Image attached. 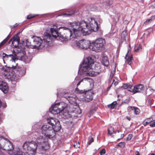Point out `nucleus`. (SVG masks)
Instances as JSON below:
<instances>
[{"label":"nucleus","mask_w":155,"mask_h":155,"mask_svg":"<svg viewBox=\"0 0 155 155\" xmlns=\"http://www.w3.org/2000/svg\"><path fill=\"white\" fill-rule=\"evenodd\" d=\"M39 128L40 126L37 124L32 126L31 135L33 140L26 141L22 146L23 148H27V150L30 148L33 154L35 153L37 147L43 150H46L49 148L47 138L53 139L55 138V133L52 127L44 125L38 129Z\"/></svg>","instance_id":"f257e3e1"},{"label":"nucleus","mask_w":155,"mask_h":155,"mask_svg":"<svg viewBox=\"0 0 155 155\" xmlns=\"http://www.w3.org/2000/svg\"><path fill=\"white\" fill-rule=\"evenodd\" d=\"M87 21L81 20L79 22L75 21L69 23V26L72 29H98L100 28L97 21L99 23L102 22V21L99 16L94 18L88 17L87 18Z\"/></svg>","instance_id":"f03ea898"},{"label":"nucleus","mask_w":155,"mask_h":155,"mask_svg":"<svg viewBox=\"0 0 155 155\" xmlns=\"http://www.w3.org/2000/svg\"><path fill=\"white\" fill-rule=\"evenodd\" d=\"M94 57L90 55L84 59L78 71V73L82 75L94 77L98 74L99 72L93 71L92 65L94 62Z\"/></svg>","instance_id":"7ed1b4c3"},{"label":"nucleus","mask_w":155,"mask_h":155,"mask_svg":"<svg viewBox=\"0 0 155 155\" xmlns=\"http://www.w3.org/2000/svg\"><path fill=\"white\" fill-rule=\"evenodd\" d=\"M43 40L40 37L33 36L32 37L33 42L35 44L34 47L38 49H42L44 47H48L51 44L52 37L48 33H44Z\"/></svg>","instance_id":"20e7f679"},{"label":"nucleus","mask_w":155,"mask_h":155,"mask_svg":"<svg viewBox=\"0 0 155 155\" xmlns=\"http://www.w3.org/2000/svg\"><path fill=\"white\" fill-rule=\"evenodd\" d=\"M67 106L66 104L63 102H61L52 105L49 109L50 112L53 114H59V116L61 118L65 119L68 117V113L64 112V110Z\"/></svg>","instance_id":"39448f33"},{"label":"nucleus","mask_w":155,"mask_h":155,"mask_svg":"<svg viewBox=\"0 0 155 155\" xmlns=\"http://www.w3.org/2000/svg\"><path fill=\"white\" fill-rule=\"evenodd\" d=\"M16 67L13 68L11 67H6V66L3 67V70L5 73L3 74L5 78L10 79L12 82H17L19 79L18 75L15 74L13 69L16 68Z\"/></svg>","instance_id":"423d86ee"},{"label":"nucleus","mask_w":155,"mask_h":155,"mask_svg":"<svg viewBox=\"0 0 155 155\" xmlns=\"http://www.w3.org/2000/svg\"><path fill=\"white\" fill-rule=\"evenodd\" d=\"M71 45L74 48H79L86 49L88 48H91V45L89 41L84 39L77 41L75 39L72 40Z\"/></svg>","instance_id":"0eeeda50"},{"label":"nucleus","mask_w":155,"mask_h":155,"mask_svg":"<svg viewBox=\"0 0 155 155\" xmlns=\"http://www.w3.org/2000/svg\"><path fill=\"white\" fill-rule=\"evenodd\" d=\"M18 54V52L16 51V50H13L12 54L7 55L5 53H3L2 57L3 61L5 63V61H9V63H12V64L11 67L15 68L17 67L18 64L17 63H16V61H17V58Z\"/></svg>","instance_id":"6e6552de"},{"label":"nucleus","mask_w":155,"mask_h":155,"mask_svg":"<svg viewBox=\"0 0 155 155\" xmlns=\"http://www.w3.org/2000/svg\"><path fill=\"white\" fill-rule=\"evenodd\" d=\"M105 42V40L102 38H99L92 43L91 48L93 51L100 52L103 48L104 44Z\"/></svg>","instance_id":"1a4fd4ad"},{"label":"nucleus","mask_w":155,"mask_h":155,"mask_svg":"<svg viewBox=\"0 0 155 155\" xmlns=\"http://www.w3.org/2000/svg\"><path fill=\"white\" fill-rule=\"evenodd\" d=\"M57 95L58 96H60L66 98L68 101L71 104H73L76 102V96L74 95V97L71 96L68 92H63L61 94H60V92L58 91Z\"/></svg>","instance_id":"9d476101"},{"label":"nucleus","mask_w":155,"mask_h":155,"mask_svg":"<svg viewBox=\"0 0 155 155\" xmlns=\"http://www.w3.org/2000/svg\"><path fill=\"white\" fill-rule=\"evenodd\" d=\"M50 30L52 37L55 38L58 37L62 41H66L68 40V36H63L61 35L60 33H59L58 30Z\"/></svg>","instance_id":"9b49d317"},{"label":"nucleus","mask_w":155,"mask_h":155,"mask_svg":"<svg viewBox=\"0 0 155 155\" xmlns=\"http://www.w3.org/2000/svg\"><path fill=\"white\" fill-rule=\"evenodd\" d=\"M81 32L84 36L88 35L93 32H97L96 35H101L102 32L101 30H81Z\"/></svg>","instance_id":"f8f14e48"},{"label":"nucleus","mask_w":155,"mask_h":155,"mask_svg":"<svg viewBox=\"0 0 155 155\" xmlns=\"http://www.w3.org/2000/svg\"><path fill=\"white\" fill-rule=\"evenodd\" d=\"M0 77V89L4 93L7 92L8 87L7 83L2 81V77Z\"/></svg>","instance_id":"ddd939ff"},{"label":"nucleus","mask_w":155,"mask_h":155,"mask_svg":"<svg viewBox=\"0 0 155 155\" xmlns=\"http://www.w3.org/2000/svg\"><path fill=\"white\" fill-rule=\"evenodd\" d=\"M68 33H69L70 37H72V38H74V39L78 37L81 34V30H67Z\"/></svg>","instance_id":"4468645a"},{"label":"nucleus","mask_w":155,"mask_h":155,"mask_svg":"<svg viewBox=\"0 0 155 155\" xmlns=\"http://www.w3.org/2000/svg\"><path fill=\"white\" fill-rule=\"evenodd\" d=\"M144 89V86L143 84H138L134 86L132 89V92L133 94L137 93L143 92Z\"/></svg>","instance_id":"2eb2a0df"},{"label":"nucleus","mask_w":155,"mask_h":155,"mask_svg":"<svg viewBox=\"0 0 155 155\" xmlns=\"http://www.w3.org/2000/svg\"><path fill=\"white\" fill-rule=\"evenodd\" d=\"M93 94L94 93L91 90L86 91L84 94V100L88 102L92 101L93 100Z\"/></svg>","instance_id":"dca6fc26"},{"label":"nucleus","mask_w":155,"mask_h":155,"mask_svg":"<svg viewBox=\"0 0 155 155\" xmlns=\"http://www.w3.org/2000/svg\"><path fill=\"white\" fill-rule=\"evenodd\" d=\"M131 49L130 45H129V47L128 48V51L127 54L126 55L125 59L127 62V63L129 65H130L131 63V62L133 60V58L131 55H130V52Z\"/></svg>","instance_id":"f3484780"},{"label":"nucleus","mask_w":155,"mask_h":155,"mask_svg":"<svg viewBox=\"0 0 155 155\" xmlns=\"http://www.w3.org/2000/svg\"><path fill=\"white\" fill-rule=\"evenodd\" d=\"M11 42L12 45L14 47H16L18 46L19 43L18 36L16 35L13 37L8 41V44H10Z\"/></svg>","instance_id":"a211bd4d"},{"label":"nucleus","mask_w":155,"mask_h":155,"mask_svg":"<svg viewBox=\"0 0 155 155\" xmlns=\"http://www.w3.org/2000/svg\"><path fill=\"white\" fill-rule=\"evenodd\" d=\"M48 123L49 124L51 125L52 127L54 126L58 121V119L54 117H50L48 118L47 119Z\"/></svg>","instance_id":"6ab92c4d"},{"label":"nucleus","mask_w":155,"mask_h":155,"mask_svg":"<svg viewBox=\"0 0 155 155\" xmlns=\"http://www.w3.org/2000/svg\"><path fill=\"white\" fill-rule=\"evenodd\" d=\"M52 127L53 128L54 132L55 133V132H58L60 130L61 126L59 121H58Z\"/></svg>","instance_id":"aec40b11"},{"label":"nucleus","mask_w":155,"mask_h":155,"mask_svg":"<svg viewBox=\"0 0 155 155\" xmlns=\"http://www.w3.org/2000/svg\"><path fill=\"white\" fill-rule=\"evenodd\" d=\"M120 17V13L117 12H115L114 15L112 16L111 18L114 19V22L116 23L119 20Z\"/></svg>","instance_id":"412c9836"},{"label":"nucleus","mask_w":155,"mask_h":155,"mask_svg":"<svg viewBox=\"0 0 155 155\" xmlns=\"http://www.w3.org/2000/svg\"><path fill=\"white\" fill-rule=\"evenodd\" d=\"M84 81H87L89 82L90 86L92 88L94 86V81L93 79L91 78L87 77H86L83 78Z\"/></svg>","instance_id":"4be33fe9"},{"label":"nucleus","mask_w":155,"mask_h":155,"mask_svg":"<svg viewBox=\"0 0 155 155\" xmlns=\"http://www.w3.org/2000/svg\"><path fill=\"white\" fill-rule=\"evenodd\" d=\"M18 71L19 72V76H22L24 75L26 73V69L24 67H20L18 69Z\"/></svg>","instance_id":"5701e85b"},{"label":"nucleus","mask_w":155,"mask_h":155,"mask_svg":"<svg viewBox=\"0 0 155 155\" xmlns=\"http://www.w3.org/2000/svg\"><path fill=\"white\" fill-rule=\"evenodd\" d=\"M20 59L21 60L24 61L26 63L29 62L31 60V56H29L27 57L26 56H21Z\"/></svg>","instance_id":"b1692460"},{"label":"nucleus","mask_w":155,"mask_h":155,"mask_svg":"<svg viewBox=\"0 0 155 155\" xmlns=\"http://www.w3.org/2000/svg\"><path fill=\"white\" fill-rule=\"evenodd\" d=\"M127 36V33L126 31L124 30V31L122 32L121 35V43H122L124 41H126V37Z\"/></svg>","instance_id":"393cba45"},{"label":"nucleus","mask_w":155,"mask_h":155,"mask_svg":"<svg viewBox=\"0 0 155 155\" xmlns=\"http://www.w3.org/2000/svg\"><path fill=\"white\" fill-rule=\"evenodd\" d=\"M72 12H69L68 13H62L61 14L59 15L58 16H63L64 17H69L71 16H73L75 13V11L74 10L72 11Z\"/></svg>","instance_id":"a878e982"},{"label":"nucleus","mask_w":155,"mask_h":155,"mask_svg":"<svg viewBox=\"0 0 155 155\" xmlns=\"http://www.w3.org/2000/svg\"><path fill=\"white\" fill-rule=\"evenodd\" d=\"M103 64L106 66H107L109 64V62L107 56H104L102 58Z\"/></svg>","instance_id":"bb28decb"},{"label":"nucleus","mask_w":155,"mask_h":155,"mask_svg":"<svg viewBox=\"0 0 155 155\" xmlns=\"http://www.w3.org/2000/svg\"><path fill=\"white\" fill-rule=\"evenodd\" d=\"M155 18V15H153L151 16L150 18L147 20L143 23V24L145 25H147L149 23H151L153 20Z\"/></svg>","instance_id":"cd10ccee"},{"label":"nucleus","mask_w":155,"mask_h":155,"mask_svg":"<svg viewBox=\"0 0 155 155\" xmlns=\"http://www.w3.org/2000/svg\"><path fill=\"white\" fill-rule=\"evenodd\" d=\"M46 14H43L42 15H39V14H30L28 15L27 16V19H30L32 18H35V16H37L38 15H40L41 16H42L45 15Z\"/></svg>","instance_id":"c85d7f7f"},{"label":"nucleus","mask_w":155,"mask_h":155,"mask_svg":"<svg viewBox=\"0 0 155 155\" xmlns=\"http://www.w3.org/2000/svg\"><path fill=\"white\" fill-rule=\"evenodd\" d=\"M133 87V86L131 85H128L127 84H124L122 87L124 89H127L129 91L132 92V89Z\"/></svg>","instance_id":"c756f323"},{"label":"nucleus","mask_w":155,"mask_h":155,"mask_svg":"<svg viewBox=\"0 0 155 155\" xmlns=\"http://www.w3.org/2000/svg\"><path fill=\"white\" fill-rule=\"evenodd\" d=\"M113 2L112 0H107L106 3L105 7L107 9H109L110 8L112 5Z\"/></svg>","instance_id":"7c9ffc66"},{"label":"nucleus","mask_w":155,"mask_h":155,"mask_svg":"<svg viewBox=\"0 0 155 155\" xmlns=\"http://www.w3.org/2000/svg\"><path fill=\"white\" fill-rule=\"evenodd\" d=\"M134 49L135 51L137 52H139L142 50V47L141 45H137L135 46Z\"/></svg>","instance_id":"2f4dec72"},{"label":"nucleus","mask_w":155,"mask_h":155,"mask_svg":"<svg viewBox=\"0 0 155 155\" xmlns=\"http://www.w3.org/2000/svg\"><path fill=\"white\" fill-rule=\"evenodd\" d=\"M130 108L134 111V113L136 114H139L140 111L137 107H130Z\"/></svg>","instance_id":"473e14b6"},{"label":"nucleus","mask_w":155,"mask_h":155,"mask_svg":"<svg viewBox=\"0 0 155 155\" xmlns=\"http://www.w3.org/2000/svg\"><path fill=\"white\" fill-rule=\"evenodd\" d=\"M117 105V102L116 101H114L111 104H108L107 107L111 109H114L115 107Z\"/></svg>","instance_id":"72a5a7b5"},{"label":"nucleus","mask_w":155,"mask_h":155,"mask_svg":"<svg viewBox=\"0 0 155 155\" xmlns=\"http://www.w3.org/2000/svg\"><path fill=\"white\" fill-rule=\"evenodd\" d=\"M9 35H8V36L4 39L2 42H1L0 43V48L2 47L6 43V42L8 40L9 38Z\"/></svg>","instance_id":"f704fd0d"},{"label":"nucleus","mask_w":155,"mask_h":155,"mask_svg":"<svg viewBox=\"0 0 155 155\" xmlns=\"http://www.w3.org/2000/svg\"><path fill=\"white\" fill-rule=\"evenodd\" d=\"M14 155H25V153L21 151H20L19 148L17 149L16 152L14 154Z\"/></svg>","instance_id":"c9c22d12"},{"label":"nucleus","mask_w":155,"mask_h":155,"mask_svg":"<svg viewBox=\"0 0 155 155\" xmlns=\"http://www.w3.org/2000/svg\"><path fill=\"white\" fill-rule=\"evenodd\" d=\"M108 130V134L110 135H112L113 133L114 132V128L113 127H110Z\"/></svg>","instance_id":"e433bc0d"},{"label":"nucleus","mask_w":155,"mask_h":155,"mask_svg":"<svg viewBox=\"0 0 155 155\" xmlns=\"http://www.w3.org/2000/svg\"><path fill=\"white\" fill-rule=\"evenodd\" d=\"M75 91L77 93L82 94L83 93L85 94L86 91L84 90H80L77 87L75 89Z\"/></svg>","instance_id":"4c0bfd02"},{"label":"nucleus","mask_w":155,"mask_h":155,"mask_svg":"<svg viewBox=\"0 0 155 155\" xmlns=\"http://www.w3.org/2000/svg\"><path fill=\"white\" fill-rule=\"evenodd\" d=\"M8 145L9 147L7 149L8 150H10L13 149V144L10 142L9 141V144Z\"/></svg>","instance_id":"58836bf2"},{"label":"nucleus","mask_w":155,"mask_h":155,"mask_svg":"<svg viewBox=\"0 0 155 155\" xmlns=\"http://www.w3.org/2000/svg\"><path fill=\"white\" fill-rule=\"evenodd\" d=\"M62 28H63L64 29H69L68 28H66L64 27H60L58 28L56 26H54V28H51L50 29H60Z\"/></svg>","instance_id":"ea45409f"},{"label":"nucleus","mask_w":155,"mask_h":155,"mask_svg":"<svg viewBox=\"0 0 155 155\" xmlns=\"http://www.w3.org/2000/svg\"><path fill=\"white\" fill-rule=\"evenodd\" d=\"M151 120V118H149L146 121H144L143 122V124L144 126H146L149 123H150L152 120Z\"/></svg>","instance_id":"a19ab883"},{"label":"nucleus","mask_w":155,"mask_h":155,"mask_svg":"<svg viewBox=\"0 0 155 155\" xmlns=\"http://www.w3.org/2000/svg\"><path fill=\"white\" fill-rule=\"evenodd\" d=\"M125 145V143L124 142H120L117 145L118 146L122 148H124Z\"/></svg>","instance_id":"79ce46f5"},{"label":"nucleus","mask_w":155,"mask_h":155,"mask_svg":"<svg viewBox=\"0 0 155 155\" xmlns=\"http://www.w3.org/2000/svg\"><path fill=\"white\" fill-rule=\"evenodd\" d=\"M2 106L3 108H5L6 107V105L5 103H2L1 101L0 100V108Z\"/></svg>","instance_id":"37998d69"},{"label":"nucleus","mask_w":155,"mask_h":155,"mask_svg":"<svg viewBox=\"0 0 155 155\" xmlns=\"http://www.w3.org/2000/svg\"><path fill=\"white\" fill-rule=\"evenodd\" d=\"M94 141V139L91 137H90L89 138V140L87 142V143L89 145H90L92 142Z\"/></svg>","instance_id":"c03bdc74"},{"label":"nucleus","mask_w":155,"mask_h":155,"mask_svg":"<svg viewBox=\"0 0 155 155\" xmlns=\"http://www.w3.org/2000/svg\"><path fill=\"white\" fill-rule=\"evenodd\" d=\"M106 152L105 150L104 149H102L100 152L101 155H103L105 154Z\"/></svg>","instance_id":"a18cd8bd"},{"label":"nucleus","mask_w":155,"mask_h":155,"mask_svg":"<svg viewBox=\"0 0 155 155\" xmlns=\"http://www.w3.org/2000/svg\"><path fill=\"white\" fill-rule=\"evenodd\" d=\"M77 110L78 111V114H80L81 113V111L80 110L79 108H78L77 109H75L74 110H73V112L74 113H76V111Z\"/></svg>","instance_id":"49530a36"},{"label":"nucleus","mask_w":155,"mask_h":155,"mask_svg":"<svg viewBox=\"0 0 155 155\" xmlns=\"http://www.w3.org/2000/svg\"><path fill=\"white\" fill-rule=\"evenodd\" d=\"M133 136L131 134H129L128 135V137L127 138V140H130L132 137Z\"/></svg>","instance_id":"de8ad7c7"},{"label":"nucleus","mask_w":155,"mask_h":155,"mask_svg":"<svg viewBox=\"0 0 155 155\" xmlns=\"http://www.w3.org/2000/svg\"><path fill=\"white\" fill-rule=\"evenodd\" d=\"M130 100V98H127V99H126V100H125L123 102L124 103H125L126 104H128L129 103Z\"/></svg>","instance_id":"09e8293b"},{"label":"nucleus","mask_w":155,"mask_h":155,"mask_svg":"<svg viewBox=\"0 0 155 155\" xmlns=\"http://www.w3.org/2000/svg\"><path fill=\"white\" fill-rule=\"evenodd\" d=\"M18 24L17 23H16L14 25H11L10 28H15L16 27L18 26Z\"/></svg>","instance_id":"8fccbe9b"},{"label":"nucleus","mask_w":155,"mask_h":155,"mask_svg":"<svg viewBox=\"0 0 155 155\" xmlns=\"http://www.w3.org/2000/svg\"><path fill=\"white\" fill-rule=\"evenodd\" d=\"M150 126L152 127H155V121L153 122L150 124Z\"/></svg>","instance_id":"3c124183"},{"label":"nucleus","mask_w":155,"mask_h":155,"mask_svg":"<svg viewBox=\"0 0 155 155\" xmlns=\"http://www.w3.org/2000/svg\"><path fill=\"white\" fill-rule=\"evenodd\" d=\"M80 144H79V142H78V143H76V144H75V143L74 144V146L76 148L79 147H80Z\"/></svg>","instance_id":"603ef678"},{"label":"nucleus","mask_w":155,"mask_h":155,"mask_svg":"<svg viewBox=\"0 0 155 155\" xmlns=\"http://www.w3.org/2000/svg\"><path fill=\"white\" fill-rule=\"evenodd\" d=\"M84 81V80H83V79H82L80 81H79L78 83L77 84V86L78 87V86H79L81 82H82Z\"/></svg>","instance_id":"864d4df0"},{"label":"nucleus","mask_w":155,"mask_h":155,"mask_svg":"<svg viewBox=\"0 0 155 155\" xmlns=\"http://www.w3.org/2000/svg\"><path fill=\"white\" fill-rule=\"evenodd\" d=\"M114 82V80L113 81V83L115 85H116L118 84V83L117 82V81H116Z\"/></svg>","instance_id":"5fc2aeb1"},{"label":"nucleus","mask_w":155,"mask_h":155,"mask_svg":"<svg viewBox=\"0 0 155 155\" xmlns=\"http://www.w3.org/2000/svg\"><path fill=\"white\" fill-rule=\"evenodd\" d=\"M129 21L127 20H125L124 21V23L127 24H128L129 23Z\"/></svg>","instance_id":"6e6d98bb"},{"label":"nucleus","mask_w":155,"mask_h":155,"mask_svg":"<svg viewBox=\"0 0 155 155\" xmlns=\"http://www.w3.org/2000/svg\"><path fill=\"white\" fill-rule=\"evenodd\" d=\"M149 90L151 91V92L152 93L153 91V90L150 87H149Z\"/></svg>","instance_id":"4d7b16f0"},{"label":"nucleus","mask_w":155,"mask_h":155,"mask_svg":"<svg viewBox=\"0 0 155 155\" xmlns=\"http://www.w3.org/2000/svg\"><path fill=\"white\" fill-rule=\"evenodd\" d=\"M126 118L127 119L129 120L130 121V118L128 117H126Z\"/></svg>","instance_id":"13d9d810"},{"label":"nucleus","mask_w":155,"mask_h":155,"mask_svg":"<svg viewBox=\"0 0 155 155\" xmlns=\"http://www.w3.org/2000/svg\"><path fill=\"white\" fill-rule=\"evenodd\" d=\"M124 134H121V138H122L124 137Z\"/></svg>","instance_id":"bf43d9fd"},{"label":"nucleus","mask_w":155,"mask_h":155,"mask_svg":"<svg viewBox=\"0 0 155 155\" xmlns=\"http://www.w3.org/2000/svg\"><path fill=\"white\" fill-rule=\"evenodd\" d=\"M95 6L96 7V8H95V10H98V9L97 8V6L95 5Z\"/></svg>","instance_id":"052dcab7"},{"label":"nucleus","mask_w":155,"mask_h":155,"mask_svg":"<svg viewBox=\"0 0 155 155\" xmlns=\"http://www.w3.org/2000/svg\"><path fill=\"white\" fill-rule=\"evenodd\" d=\"M151 155H155L154 154V153H152Z\"/></svg>","instance_id":"680f3d73"},{"label":"nucleus","mask_w":155,"mask_h":155,"mask_svg":"<svg viewBox=\"0 0 155 155\" xmlns=\"http://www.w3.org/2000/svg\"><path fill=\"white\" fill-rule=\"evenodd\" d=\"M136 155H139V154L138 153L137 154H136Z\"/></svg>","instance_id":"e2e57ef3"},{"label":"nucleus","mask_w":155,"mask_h":155,"mask_svg":"<svg viewBox=\"0 0 155 155\" xmlns=\"http://www.w3.org/2000/svg\"><path fill=\"white\" fill-rule=\"evenodd\" d=\"M92 10V11H94V10H92H92Z\"/></svg>","instance_id":"0e129e2a"},{"label":"nucleus","mask_w":155,"mask_h":155,"mask_svg":"<svg viewBox=\"0 0 155 155\" xmlns=\"http://www.w3.org/2000/svg\"><path fill=\"white\" fill-rule=\"evenodd\" d=\"M65 95L66 96H68V95H67V94H66Z\"/></svg>","instance_id":"69168bd1"},{"label":"nucleus","mask_w":155,"mask_h":155,"mask_svg":"<svg viewBox=\"0 0 155 155\" xmlns=\"http://www.w3.org/2000/svg\"><path fill=\"white\" fill-rule=\"evenodd\" d=\"M155 131V129L153 130V132Z\"/></svg>","instance_id":"338daca9"},{"label":"nucleus","mask_w":155,"mask_h":155,"mask_svg":"<svg viewBox=\"0 0 155 155\" xmlns=\"http://www.w3.org/2000/svg\"><path fill=\"white\" fill-rule=\"evenodd\" d=\"M90 112H92L91 110V111H90Z\"/></svg>","instance_id":"774afa93"}]
</instances>
